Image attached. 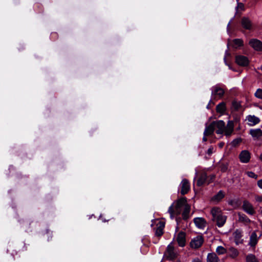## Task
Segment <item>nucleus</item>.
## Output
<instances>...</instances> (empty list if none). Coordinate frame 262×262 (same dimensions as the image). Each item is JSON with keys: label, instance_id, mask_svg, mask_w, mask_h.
<instances>
[{"label": "nucleus", "instance_id": "obj_47", "mask_svg": "<svg viewBox=\"0 0 262 262\" xmlns=\"http://www.w3.org/2000/svg\"><path fill=\"white\" fill-rule=\"evenodd\" d=\"M158 241H159V239H157L156 238L154 239L153 241H152V243L155 244H156L158 243Z\"/></svg>", "mask_w": 262, "mask_h": 262}, {"label": "nucleus", "instance_id": "obj_12", "mask_svg": "<svg viewBox=\"0 0 262 262\" xmlns=\"http://www.w3.org/2000/svg\"><path fill=\"white\" fill-rule=\"evenodd\" d=\"M193 222L196 227L199 229H204L206 226V221L203 217H195Z\"/></svg>", "mask_w": 262, "mask_h": 262}, {"label": "nucleus", "instance_id": "obj_48", "mask_svg": "<svg viewBox=\"0 0 262 262\" xmlns=\"http://www.w3.org/2000/svg\"><path fill=\"white\" fill-rule=\"evenodd\" d=\"M207 136H205V135H204V137L203 138V141L204 142H206L207 141V138L206 137Z\"/></svg>", "mask_w": 262, "mask_h": 262}, {"label": "nucleus", "instance_id": "obj_1", "mask_svg": "<svg viewBox=\"0 0 262 262\" xmlns=\"http://www.w3.org/2000/svg\"><path fill=\"white\" fill-rule=\"evenodd\" d=\"M187 204H188L186 197L178 199L176 201L172 203L168 210V212L170 214V217L173 219L176 214H180L182 208L183 207L184 208Z\"/></svg>", "mask_w": 262, "mask_h": 262}, {"label": "nucleus", "instance_id": "obj_23", "mask_svg": "<svg viewBox=\"0 0 262 262\" xmlns=\"http://www.w3.org/2000/svg\"><path fill=\"white\" fill-rule=\"evenodd\" d=\"M237 215L239 222L243 223L245 224H248L251 223V221L245 214L239 212L237 213Z\"/></svg>", "mask_w": 262, "mask_h": 262}, {"label": "nucleus", "instance_id": "obj_51", "mask_svg": "<svg viewBox=\"0 0 262 262\" xmlns=\"http://www.w3.org/2000/svg\"><path fill=\"white\" fill-rule=\"evenodd\" d=\"M177 262H181L180 260H177Z\"/></svg>", "mask_w": 262, "mask_h": 262}, {"label": "nucleus", "instance_id": "obj_50", "mask_svg": "<svg viewBox=\"0 0 262 262\" xmlns=\"http://www.w3.org/2000/svg\"><path fill=\"white\" fill-rule=\"evenodd\" d=\"M259 69L261 70L262 71V65L260 66V67L259 68Z\"/></svg>", "mask_w": 262, "mask_h": 262}, {"label": "nucleus", "instance_id": "obj_30", "mask_svg": "<svg viewBox=\"0 0 262 262\" xmlns=\"http://www.w3.org/2000/svg\"><path fill=\"white\" fill-rule=\"evenodd\" d=\"M228 163H222L220 165V170L222 172H225L228 169Z\"/></svg>", "mask_w": 262, "mask_h": 262}, {"label": "nucleus", "instance_id": "obj_10", "mask_svg": "<svg viewBox=\"0 0 262 262\" xmlns=\"http://www.w3.org/2000/svg\"><path fill=\"white\" fill-rule=\"evenodd\" d=\"M165 223L163 221H159L157 224V227L155 230V235L158 237H160L164 233V228Z\"/></svg>", "mask_w": 262, "mask_h": 262}, {"label": "nucleus", "instance_id": "obj_43", "mask_svg": "<svg viewBox=\"0 0 262 262\" xmlns=\"http://www.w3.org/2000/svg\"><path fill=\"white\" fill-rule=\"evenodd\" d=\"M257 186L260 188L262 189V179H260L257 181Z\"/></svg>", "mask_w": 262, "mask_h": 262}, {"label": "nucleus", "instance_id": "obj_33", "mask_svg": "<svg viewBox=\"0 0 262 262\" xmlns=\"http://www.w3.org/2000/svg\"><path fill=\"white\" fill-rule=\"evenodd\" d=\"M235 100L236 99H234V101L232 103V105L235 111H238L242 107V105L240 102L235 101Z\"/></svg>", "mask_w": 262, "mask_h": 262}, {"label": "nucleus", "instance_id": "obj_16", "mask_svg": "<svg viewBox=\"0 0 262 262\" xmlns=\"http://www.w3.org/2000/svg\"><path fill=\"white\" fill-rule=\"evenodd\" d=\"M214 221H216V225L219 227H223L226 223V216H223L221 214H219L218 216H216L215 218L213 219Z\"/></svg>", "mask_w": 262, "mask_h": 262}, {"label": "nucleus", "instance_id": "obj_52", "mask_svg": "<svg viewBox=\"0 0 262 262\" xmlns=\"http://www.w3.org/2000/svg\"><path fill=\"white\" fill-rule=\"evenodd\" d=\"M207 108H209V104H208V105H207Z\"/></svg>", "mask_w": 262, "mask_h": 262}, {"label": "nucleus", "instance_id": "obj_45", "mask_svg": "<svg viewBox=\"0 0 262 262\" xmlns=\"http://www.w3.org/2000/svg\"><path fill=\"white\" fill-rule=\"evenodd\" d=\"M192 262H202V261L198 257L193 259Z\"/></svg>", "mask_w": 262, "mask_h": 262}, {"label": "nucleus", "instance_id": "obj_38", "mask_svg": "<svg viewBox=\"0 0 262 262\" xmlns=\"http://www.w3.org/2000/svg\"><path fill=\"white\" fill-rule=\"evenodd\" d=\"M215 176L213 174L210 176L209 178L208 177L207 180V184L208 185L210 183H211L213 180L215 179Z\"/></svg>", "mask_w": 262, "mask_h": 262}, {"label": "nucleus", "instance_id": "obj_29", "mask_svg": "<svg viewBox=\"0 0 262 262\" xmlns=\"http://www.w3.org/2000/svg\"><path fill=\"white\" fill-rule=\"evenodd\" d=\"M215 123V127H217V128H223L225 129V123L223 120H218L216 121H214Z\"/></svg>", "mask_w": 262, "mask_h": 262}, {"label": "nucleus", "instance_id": "obj_19", "mask_svg": "<svg viewBox=\"0 0 262 262\" xmlns=\"http://www.w3.org/2000/svg\"><path fill=\"white\" fill-rule=\"evenodd\" d=\"M250 134L255 140L258 139L262 136V130L260 128L251 129Z\"/></svg>", "mask_w": 262, "mask_h": 262}, {"label": "nucleus", "instance_id": "obj_2", "mask_svg": "<svg viewBox=\"0 0 262 262\" xmlns=\"http://www.w3.org/2000/svg\"><path fill=\"white\" fill-rule=\"evenodd\" d=\"M164 256L167 260L174 261L177 258L178 253L175 251L174 247L169 244L166 248Z\"/></svg>", "mask_w": 262, "mask_h": 262}, {"label": "nucleus", "instance_id": "obj_40", "mask_svg": "<svg viewBox=\"0 0 262 262\" xmlns=\"http://www.w3.org/2000/svg\"><path fill=\"white\" fill-rule=\"evenodd\" d=\"M215 132L217 134H223L224 133H225V129L217 128Z\"/></svg>", "mask_w": 262, "mask_h": 262}, {"label": "nucleus", "instance_id": "obj_34", "mask_svg": "<svg viewBox=\"0 0 262 262\" xmlns=\"http://www.w3.org/2000/svg\"><path fill=\"white\" fill-rule=\"evenodd\" d=\"M219 211L218 208L216 207H213L211 210V214L212 216V220L215 218L216 216H218L219 214H218Z\"/></svg>", "mask_w": 262, "mask_h": 262}, {"label": "nucleus", "instance_id": "obj_3", "mask_svg": "<svg viewBox=\"0 0 262 262\" xmlns=\"http://www.w3.org/2000/svg\"><path fill=\"white\" fill-rule=\"evenodd\" d=\"M204 242V237L202 235H197L191 240L190 247L192 249H198L202 246Z\"/></svg>", "mask_w": 262, "mask_h": 262}, {"label": "nucleus", "instance_id": "obj_20", "mask_svg": "<svg viewBox=\"0 0 262 262\" xmlns=\"http://www.w3.org/2000/svg\"><path fill=\"white\" fill-rule=\"evenodd\" d=\"M234 129V123L232 121L229 120L227 126H225V135L230 136Z\"/></svg>", "mask_w": 262, "mask_h": 262}, {"label": "nucleus", "instance_id": "obj_49", "mask_svg": "<svg viewBox=\"0 0 262 262\" xmlns=\"http://www.w3.org/2000/svg\"><path fill=\"white\" fill-rule=\"evenodd\" d=\"M259 158L262 161V153L260 154Z\"/></svg>", "mask_w": 262, "mask_h": 262}, {"label": "nucleus", "instance_id": "obj_32", "mask_svg": "<svg viewBox=\"0 0 262 262\" xmlns=\"http://www.w3.org/2000/svg\"><path fill=\"white\" fill-rule=\"evenodd\" d=\"M216 252L219 255L224 254L226 253V249L222 246H219L216 248Z\"/></svg>", "mask_w": 262, "mask_h": 262}, {"label": "nucleus", "instance_id": "obj_39", "mask_svg": "<svg viewBox=\"0 0 262 262\" xmlns=\"http://www.w3.org/2000/svg\"><path fill=\"white\" fill-rule=\"evenodd\" d=\"M237 9H239L241 10H244V5L243 3H238L237 6L236 7Z\"/></svg>", "mask_w": 262, "mask_h": 262}, {"label": "nucleus", "instance_id": "obj_37", "mask_svg": "<svg viewBox=\"0 0 262 262\" xmlns=\"http://www.w3.org/2000/svg\"><path fill=\"white\" fill-rule=\"evenodd\" d=\"M247 175L249 177L253 178L254 179H257L258 178V176L252 171H248Z\"/></svg>", "mask_w": 262, "mask_h": 262}, {"label": "nucleus", "instance_id": "obj_21", "mask_svg": "<svg viewBox=\"0 0 262 262\" xmlns=\"http://www.w3.org/2000/svg\"><path fill=\"white\" fill-rule=\"evenodd\" d=\"M258 242V238L255 231L252 233L250 237L249 245L252 247H255Z\"/></svg>", "mask_w": 262, "mask_h": 262}, {"label": "nucleus", "instance_id": "obj_4", "mask_svg": "<svg viewBox=\"0 0 262 262\" xmlns=\"http://www.w3.org/2000/svg\"><path fill=\"white\" fill-rule=\"evenodd\" d=\"M224 94V90L219 85H216L211 88V95L214 98L223 97Z\"/></svg>", "mask_w": 262, "mask_h": 262}, {"label": "nucleus", "instance_id": "obj_14", "mask_svg": "<svg viewBox=\"0 0 262 262\" xmlns=\"http://www.w3.org/2000/svg\"><path fill=\"white\" fill-rule=\"evenodd\" d=\"M241 25L243 28L247 30H250L252 27V23L251 20L246 17H244L242 18Z\"/></svg>", "mask_w": 262, "mask_h": 262}, {"label": "nucleus", "instance_id": "obj_18", "mask_svg": "<svg viewBox=\"0 0 262 262\" xmlns=\"http://www.w3.org/2000/svg\"><path fill=\"white\" fill-rule=\"evenodd\" d=\"M227 111L226 104L225 102H221L216 106V111L217 113L223 115L225 114Z\"/></svg>", "mask_w": 262, "mask_h": 262}, {"label": "nucleus", "instance_id": "obj_11", "mask_svg": "<svg viewBox=\"0 0 262 262\" xmlns=\"http://www.w3.org/2000/svg\"><path fill=\"white\" fill-rule=\"evenodd\" d=\"M177 241L179 246L181 247H184L186 245V234L183 231H180L177 237Z\"/></svg>", "mask_w": 262, "mask_h": 262}, {"label": "nucleus", "instance_id": "obj_22", "mask_svg": "<svg viewBox=\"0 0 262 262\" xmlns=\"http://www.w3.org/2000/svg\"><path fill=\"white\" fill-rule=\"evenodd\" d=\"M190 206L189 204H187L184 208L183 211L182 213V216L183 220L187 221L190 217Z\"/></svg>", "mask_w": 262, "mask_h": 262}, {"label": "nucleus", "instance_id": "obj_7", "mask_svg": "<svg viewBox=\"0 0 262 262\" xmlns=\"http://www.w3.org/2000/svg\"><path fill=\"white\" fill-rule=\"evenodd\" d=\"M181 194L182 195H185L187 194L190 188V183L188 180L184 179L182 180L181 184Z\"/></svg>", "mask_w": 262, "mask_h": 262}, {"label": "nucleus", "instance_id": "obj_8", "mask_svg": "<svg viewBox=\"0 0 262 262\" xmlns=\"http://www.w3.org/2000/svg\"><path fill=\"white\" fill-rule=\"evenodd\" d=\"M235 61L237 64L242 67L247 66L249 63L248 58L243 55H237L235 57Z\"/></svg>", "mask_w": 262, "mask_h": 262}, {"label": "nucleus", "instance_id": "obj_25", "mask_svg": "<svg viewBox=\"0 0 262 262\" xmlns=\"http://www.w3.org/2000/svg\"><path fill=\"white\" fill-rule=\"evenodd\" d=\"M207 262H219L220 259L216 254L214 253H209L207 256Z\"/></svg>", "mask_w": 262, "mask_h": 262}, {"label": "nucleus", "instance_id": "obj_35", "mask_svg": "<svg viewBox=\"0 0 262 262\" xmlns=\"http://www.w3.org/2000/svg\"><path fill=\"white\" fill-rule=\"evenodd\" d=\"M254 95L257 98H262V89H257Z\"/></svg>", "mask_w": 262, "mask_h": 262}, {"label": "nucleus", "instance_id": "obj_9", "mask_svg": "<svg viewBox=\"0 0 262 262\" xmlns=\"http://www.w3.org/2000/svg\"><path fill=\"white\" fill-rule=\"evenodd\" d=\"M249 45L256 51H262V42L257 39H252L249 41Z\"/></svg>", "mask_w": 262, "mask_h": 262}, {"label": "nucleus", "instance_id": "obj_41", "mask_svg": "<svg viewBox=\"0 0 262 262\" xmlns=\"http://www.w3.org/2000/svg\"><path fill=\"white\" fill-rule=\"evenodd\" d=\"M255 199L257 202H262V195H257L255 196Z\"/></svg>", "mask_w": 262, "mask_h": 262}, {"label": "nucleus", "instance_id": "obj_42", "mask_svg": "<svg viewBox=\"0 0 262 262\" xmlns=\"http://www.w3.org/2000/svg\"><path fill=\"white\" fill-rule=\"evenodd\" d=\"M183 220L182 218L180 217H176V221L177 222V224L178 225H179L180 223L181 222L182 220Z\"/></svg>", "mask_w": 262, "mask_h": 262}, {"label": "nucleus", "instance_id": "obj_13", "mask_svg": "<svg viewBox=\"0 0 262 262\" xmlns=\"http://www.w3.org/2000/svg\"><path fill=\"white\" fill-rule=\"evenodd\" d=\"M233 236L236 245H238L239 243H243V239L239 242V240L243 236V231L241 229H236L233 232Z\"/></svg>", "mask_w": 262, "mask_h": 262}, {"label": "nucleus", "instance_id": "obj_44", "mask_svg": "<svg viewBox=\"0 0 262 262\" xmlns=\"http://www.w3.org/2000/svg\"><path fill=\"white\" fill-rule=\"evenodd\" d=\"M212 150H213V148H209L208 150H207V154L208 155H211L212 154Z\"/></svg>", "mask_w": 262, "mask_h": 262}, {"label": "nucleus", "instance_id": "obj_46", "mask_svg": "<svg viewBox=\"0 0 262 262\" xmlns=\"http://www.w3.org/2000/svg\"><path fill=\"white\" fill-rule=\"evenodd\" d=\"M224 142H220L219 144V146L220 147V148H222L224 146Z\"/></svg>", "mask_w": 262, "mask_h": 262}, {"label": "nucleus", "instance_id": "obj_15", "mask_svg": "<svg viewBox=\"0 0 262 262\" xmlns=\"http://www.w3.org/2000/svg\"><path fill=\"white\" fill-rule=\"evenodd\" d=\"M215 122H212L209 125L206 126L204 135L208 136L213 134L215 129Z\"/></svg>", "mask_w": 262, "mask_h": 262}, {"label": "nucleus", "instance_id": "obj_6", "mask_svg": "<svg viewBox=\"0 0 262 262\" xmlns=\"http://www.w3.org/2000/svg\"><path fill=\"white\" fill-rule=\"evenodd\" d=\"M243 210L249 215H254L255 211L252 205L247 200H245L243 202L242 206Z\"/></svg>", "mask_w": 262, "mask_h": 262}, {"label": "nucleus", "instance_id": "obj_5", "mask_svg": "<svg viewBox=\"0 0 262 262\" xmlns=\"http://www.w3.org/2000/svg\"><path fill=\"white\" fill-rule=\"evenodd\" d=\"M251 153L247 150H243L239 154L238 158L241 162L248 163L251 159Z\"/></svg>", "mask_w": 262, "mask_h": 262}, {"label": "nucleus", "instance_id": "obj_31", "mask_svg": "<svg viewBox=\"0 0 262 262\" xmlns=\"http://www.w3.org/2000/svg\"><path fill=\"white\" fill-rule=\"evenodd\" d=\"M233 46L235 48L241 47L243 45V41L241 39H235L233 41Z\"/></svg>", "mask_w": 262, "mask_h": 262}, {"label": "nucleus", "instance_id": "obj_27", "mask_svg": "<svg viewBox=\"0 0 262 262\" xmlns=\"http://www.w3.org/2000/svg\"><path fill=\"white\" fill-rule=\"evenodd\" d=\"M246 262H259L258 258L253 254H248L246 256Z\"/></svg>", "mask_w": 262, "mask_h": 262}, {"label": "nucleus", "instance_id": "obj_24", "mask_svg": "<svg viewBox=\"0 0 262 262\" xmlns=\"http://www.w3.org/2000/svg\"><path fill=\"white\" fill-rule=\"evenodd\" d=\"M208 177L206 174L202 175L197 180L196 184L198 187L203 186L205 184H207Z\"/></svg>", "mask_w": 262, "mask_h": 262}, {"label": "nucleus", "instance_id": "obj_28", "mask_svg": "<svg viewBox=\"0 0 262 262\" xmlns=\"http://www.w3.org/2000/svg\"><path fill=\"white\" fill-rule=\"evenodd\" d=\"M229 254L230 257L234 258L238 255L239 252L237 249L234 247H231L229 249Z\"/></svg>", "mask_w": 262, "mask_h": 262}, {"label": "nucleus", "instance_id": "obj_17", "mask_svg": "<svg viewBox=\"0 0 262 262\" xmlns=\"http://www.w3.org/2000/svg\"><path fill=\"white\" fill-rule=\"evenodd\" d=\"M246 120H248L250 122V123H249L250 126H254L256 124H258L260 121V120L258 117H257L254 115H249L246 117Z\"/></svg>", "mask_w": 262, "mask_h": 262}, {"label": "nucleus", "instance_id": "obj_36", "mask_svg": "<svg viewBox=\"0 0 262 262\" xmlns=\"http://www.w3.org/2000/svg\"><path fill=\"white\" fill-rule=\"evenodd\" d=\"M242 141V139L241 138H236L233 140L232 144L233 146H236L238 145Z\"/></svg>", "mask_w": 262, "mask_h": 262}, {"label": "nucleus", "instance_id": "obj_26", "mask_svg": "<svg viewBox=\"0 0 262 262\" xmlns=\"http://www.w3.org/2000/svg\"><path fill=\"white\" fill-rule=\"evenodd\" d=\"M225 197V193L223 190H220L215 195H214L212 200L217 202L221 201Z\"/></svg>", "mask_w": 262, "mask_h": 262}]
</instances>
